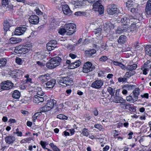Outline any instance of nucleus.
Returning <instances> with one entry per match:
<instances>
[{
  "mask_svg": "<svg viewBox=\"0 0 151 151\" xmlns=\"http://www.w3.org/2000/svg\"><path fill=\"white\" fill-rule=\"evenodd\" d=\"M126 6L128 8H130L132 7H135L137 5L136 4H132L130 1H128L126 3Z\"/></svg>",
  "mask_w": 151,
  "mask_h": 151,
  "instance_id": "39",
  "label": "nucleus"
},
{
  "mask_svg": "<svg viewBox=\"0 0 151 151\" xmlns=\"http://www.w3.org/2000/svg\"><path fill=\"white\" fill-rule=\"evenodd\" d=\"M57 42L55 40H51L47 44V49L49 51L54 50L56 47Z\"/></svg>",
  "mask_w": 151,
  "mask_h": 151,
  "instance_id": "13",
  "label": "nucleus"
},
{
  "mask_svg": "<svg viewBox=\"0 0 151 151\" xmlns=\"http://www.w3.org/2000/svg\"><path fill=\"white\" fill-rule=\"evenodd\" d=\"M81 64V62L79 60L76 61L75 62H73L69 65L68 68L69 69H72L79 66Z\"/></svg>",
  "mask_w": 151,
  "mask_h": 151,
  "instance_id": "21",
  "label": "nucleus"
},
{
  "mask_svg": "<svg viewBox=\"0 0 151 151\" xmlns=\"http://www.w3.org/2000/svg\"><path fill=\"white\" fill-rule=\"evenodd\" d=\"M103 84V82L102 80H97L92 83L91 87L94 88L99 89L101 88Z\"/></svg>",
  "mask_w": 151,
  "mask_h": 151,
  "instance_id": "12",
  "label": "nucleus"
},
{
  "mask_svg": "<svg viewBox=\"0 0 151 151\" xmlns=\"http://www.w3.org/2000/svg\"><path fill=\"white\" fill-rule=\"evenodd\" d=\"M109 146L106 145L105 147H104L103 149V151H107V150L109 149Z\"/></svg>",
  "mask_w": 151,
  "mask_h": 151,
  "instance_id": "64",
  "label": "nucleus"
},
{
  "mask_svg": "<svg viewBox=\"0 0 151 151\" xmlns=\"http://www.w3.org/2000/svg\"><path fill=\"white\" fill-rule=\"evenodd\" d=\"M128 28V26H125V27H123L122 28H118L116 31V33L117 34H120L123 32H126Z\"/></svg>",
  "mask_w": 151,
  "mask_h": 151,
  "instance_id": "26",
  "label": "nucleus"
},
{
  "mask_svg": "<svg viewBox=\"0 0 151 151\" xmlns=\"http://www.w3.org/2000/svg\"><path fill=\"white\" fill-rule=\"evenodd\" d=\"M94 127L98 129L100 131H103L104 130V129L103 128L101 124H95L94 125Z\"/></svg>",
  "mask_w": 151,
  "mask_h": 151,
  "instance_id": "40",
  "label": "nucleus"
},
{
  "mask_svg": "<svg viewBox=\"0 0 151 151\" xmlns=\"http://www.w3.org/2000/svg\"><path fill=\"white\" fill-rule=\"evenodd\" d=\"M85 13V12H81L78 11L77 12H76L74 14L76 16H80L81 15H84V14Z\"/></svg>",
  "mask_w": 151,
  "mask_h": 151,
  "instance_id": "55",
  "label": "nucleus"
},
{
  "mask_svg": "<svg viewBox=\"0 0 151 151\" xmlns=\"http://www.w3.org/2000/svg\"><path fill=\"white\" fill-rule=\"evenodd\" d=\"M15 140V137L13 136H8L6 137L5 138L6 142L9 144L13 143Z\"/></svg>",
  "mask_w": 151,
  "mask_h": 151,
  "instance_id": "24",
  "label": "nucleus"
},
{
  "mask_svg": "<svg viewBox=\"0 0 151 151\" xmlns=\"http://www.w3.org/2000/svg\"><path fill=\"white\" fill-rule=\"evenodd\" d=\"M37 95H35L33 99V101L34 103L38 104L40 102H42L44 101L43 96L44 93L43 91L37 92Z\"/></svg>",
  "mask_w": 151,
  "mask_h": 151,
  "instance_id": "7",
  "label": "nucleus"
},
{
  "mask_svg": "<svg viewBox=\"0 0 151 151\" xmlns=\"http://www.w3.org/2000/svg\"><path fill=\"white\" fill-rule=\"evenodd\" d=\"M21 94L20 92L17 90L13 91L12 94V97L14 99H19L20 96Z\"/></svg>",
  "mask_w": 151,
  "mask_h": 151,
  "instance_id": "30",
  "label": "nucleus"
},
{
  "mask_svg": "<svg viewBox=\"0 0 151 151\" xmlns=\"http://www.w3.org/2000/svg\"><path fill=\"white\" fill-rule=\"evenodd\" d=\"M127 80V78L125 77H120L118 79V81L119 82H125Z\"/></svg>",
  "mask_w": 151,
  "mask_h": 151,
  "instance_id": "52",
  "label": "nucleus"
},
{
  "mask_svg": "<svg viewBox=\"0 0 151 151\" xmlns=\"http://www.w3.org/2000/svg\"><path fill=\"white\" fill-rule=\"evenodd\" d=\"M30 23L33 24H37L39 22V17L36 15L31 16L29 18Z\"/></svg>",
  "mask_w": 151,
  "mask_h": 151,
  "instance_id": "18",
  "label": "nucleus"
},
{
  "mask_svg": "<svg viewBox=\"0 0 151 151\" xmlns=\"http://www.w3.org/2000/svg\"><path fill=\"white\" fill-rule=\"evenodd\" d=\"M142 69L143 70V74L145 75H146L147 74V71H149L148 69L147 68H142Z\"/></svg>",
  "mask_w": 151,
  "mask_h": 151,
  "instance_id": "60",
  "label": "nucleus"
},
{
  "mask_svg": "<svg viewBox=\"0 0 151 151\" xmlns=\"http://www.w3.org/2000/svg\"><path fill=\"white\" fill-rule=\"evenodd\" d=\"M121 104V105L123 106V108H124L125 109H126L127 107H129L130 105L129 104L125 102H122Z\"/></svg>",
  "mask_w": 151,
  "mask_h": 151,
  "instance_id": "49",
  "label": "nucleus"
},
{
  "mask_svg": "<svg viewBox=\"0 0 151 151\" xmlns=\"http://www.w3.org/2000/svg\"><path fill=\"white\" fill-rule=\"evenodd\" d=\"M35 11L36 13L38 15H42V12L39 9V8H37L35 9Z\"/></svg>",
  "mask_w": 151,
  "mask_h": 151,
  "instance_id": "51",
  "label": "nucleus"
},
{
  "mask_svg": "<svg viewBox=\"0 0 151 151\" xmlns=\"http://www.w3.org/2000/svg\"><path fill=\"white\" fill-rule=\"evenodd\" d=\"M125 87L127 88L128 89H130L134 87V85H133L128 84L125 85Z\"/></svg>",
  "mask_w": 151,
  "mask_h": 151,
  "instance_id": "59",
  "label": "nucleus"
},
{
  "mask_svg": "<svg viewBox=\"0 0 151 151\" xmlns=\"http://www.w3.org/2000/svg\"><path fill=\"white\" fill-rule=\"evenodd\" d=\"M41 56V55L40 54L38 55L37 54H36L34 55V58L35 60H38V59L40 58V57Z\"/></svg>",
  "mask_w": 151,
  "mask_h": 151,
  "instance_id": "58",
  "label": "nucleus"
},
{
  "mask_svg": "<svg viewBox=\"0 0 151 151\" xmlns=\"http://www.w3.org/2000/svg\"><path fill=\"white\" fill-rule=\"evenodd\" d=\"M137 29L136 24L135 23L132 24L130 27V31L133 33L136 31Z\"/></svg>",
  "mask_w": 151,
  "mask_h": 151,
  "instance_id": "33",
  "label": "nucleus"
},
{
  "mask_svg": "<svg viewBox=\"0 0 151 151\" xmlns=\"http://www.w3.org/2000/svg\"><path fill=\"white\" fill-rule=\"evenodd\" d=\"M39 80L42 83L45 82L50 78V77L49 75L45 74L41 75L39 77Z\"/></svg>",
  "mask_w": 151,
  "mask_h": 151,
  "instance_id": "22",
  "label": "nucleus"
},
{
  "mask_svg": "<svg viewBox=\"0 0 151 151\" xmlns=\"http://www.w3.org/2000/svg\"><path fill=\"white\" fill-rule=\"evenodd\" d=\"M107 90L108 92L111 95V97L113 96L115 91L114 89H113L111 87H109L107 88Z\"/></svg>",
  "mask_w": 151,
  "mask_h": 151,
  "instance_id": "34",
  "label": "nucleus"
},
{
  "mask_svg": "<svg viewBox=\"0 0 151 151\" xmlns=\"http://www.w3.org/2000/svg\"><path fill=\"white\" fill-rule=\"evenodd\" d=\"M87 52L86 53L88 55V56H91L96 53V51L95 50L92 49L89 50L87 51Z\"/></svg>",
  "mask_w": 151,
  "mask_h": 151,
  "instance_id": "36",
  "label": "nucleus"
},
{
  "mask_svg": "<svg viewBox=\"0 0 151 151\" xmlns=\"http://www.w3.org/2000/svg\"><path fill=\"white\" fill-rule=\"evenodd\" d=\"M13 86V84L12 82L7 81L2 82L1 84V88L4 90H9Z\"/></svg>",
  "mask_w": 151,
  "mask_h": 151,
  "instance_id": "9",
  "label": "nucleus"
},
{
  "mask_svg": "<svg viewBox=\"0 0 151 151\" xmlns=\"http://www.w3.org/2000/svg\"><path fill=\"white\" fill-rule=\"evenodd\" d=\"M145 12L148 15H151V0H149L147 2Z\"/></svg>",
  "mask_w": 151,
  "mask_h": 151,
  "instance_id": "20",
  "label": "nucleus"
},
{
  "mask_svg": "<svg viewBox=\"0 0 151 151\" xmlns=\"http://www.w3.org/2000/svg\"><path fill=\"white\" fill-rule=\"evenodd\" d=\"M99 1L95 2L93 5V8L95 9L100 14H102L104 12V9L103 6L99 3Z\"/></svg>",
  "mask_w": 151,
  "mask_h": 151,
  "instance_id": "10",
  "label": "nucleus"
},
{
  "mask_svg": "<svg viewBox=\"0 0 151 151\" xmlns=\"http://www.w3.org/2000/svg\"><path fill=\"white\" fill-rule=\"evenodd\" d=\"M104 29L107 33L110 32V30L114 28V25L110 23H106L104 24Z\"/></svg>",
  "mask_w": 151,
  "mask_h": 151,
  "instance_id": "17",
  "label": "nucleus"
},
{
  "mask_svg": "<svg viewBox=\"0 0 151 151\" xmlns=\"http://www.w3.org/2000/svg\"><path fill=\"white\" fill-rule=\"evenodd\" d=\"M41 112V111H40L39 112H37L35 113L32 117V120L33 122H35V120L37 119V118L38 116L40 114Z\"/></svg>",
  "mask_w": 151,
  "mask_h": 151,
  "instance_id": "43",
  "label": "nucleus"
},
{
  "mask_svg": "<svg viewBox=\"0 0 151 151\" xmlns=\"http://www.w3.org/2000/svg\"><path fill=\"white\" fill-rule=\"evenodd\" d=\"M118 10L116 5L114 4H111L109 9H108V12L110 15H113L116 13Z\"/></svg>",
  "mask_w": 151,
  "mask_h": 151,
  "instance_id": "15",
  "label": "nucleus"
},
{
  "mask_svg": "<svg viewBox=\"0 0 151 151\" xmlns=\"http://www.w3.org/2000/svg\"><path fill=\"white\" fill-rule=\"evenodd\" d=\"M121 22L124 27L125 26L129 25L130 23V16L127 15L122 17L121 19Z\"/></svg>",
  "mask_w": 151,
  "mask_h": 151,
  "instance_id": "16",
  "label": "nucleus"
},
{
  "mask_svg": "<svg viewBox=\"0 0 151 151\" xmlns=\"http://www.w3.org/2000/svg\"><path fill=\"white\" fill-rule=\"evenodd\" d=\"M95 69V67L92 65V63L90 62H87L84 63L83 68L84 73H87L92 71Z\"/></svg>",
  "mask_w": 151,
  "mask_h": 151,
  "instance_id": "8",
  "label": "nucleus"
},
{
  "mask_svg": "<svg viewBox=\"0 0 151 151\" xmlns=\"http://www.w3.org/2000/svg\"><path fill=\"white\" fill-rule=\"evenodd\" d=\"M55 83V80L52 79L47 82L45 83V84L46 86V87L49 88H52L53 87Z\"/></svg>",
  "mask_w": 151,
  "mask_h": 151,
  "instance_id": "23",
  "label": "nucleus"
},
{
  "mask_svg": "<svg viewBox=\"0 0 151 151\" xmlns=\"http://www.w3.org/2000/svg\"><path fill=\"white\" fill-rule=\"evenodd\" d=\"M108 58L107 57L105 56H103L101 57L99 59V61L101 62H105L106 61Z\"/></svg>",
  "mask_w": 151,
  "mask_h": 151,
  "instance_id": "46",
  "label": "nucleus"
},
{
  "mask_svg": "<svg viewBox=\"0 0 151 151\" xmlns=\"http://www.w3.org/2000/svg\"><path fill=\"white\" fill-rule=\"evenodd\" d=\"M37 64L39 66H40L41 67L43 66L44 65V64L42 62L39 61H37L36 62Z\"/></svg>",
  "mask_w": 151,
  "mask_h": 151,
  "instance_id": "63",
  "label": "nucleus"
},
{
  "mask_svg": "<svg viewBox=\"0 0 151 151\" xmlns=\"http://www.w3.org/2000/svg\"><path fill=\"white\" fill-rule=\"evenodd\" d=\"M6 6V9L7 11H11L13 9V6L11 3L7 4Z\"/></svg>",
  "mask_w": 151,
  "mask_h": 151,
  "instance_id": "38",
  "label": "nucleus"
},
{
  "mask_svg": "<svg viewBox=\"0 0 151 151\" xmlns=\"http://www.w3.org/2000/svg\"><path fill=\"white\" fill-rule=\"evenodd\" d=\"M57 118L60 119H67V117L63 114H60L57 115Z\"/></svg>",
  "mask_w": 151,
  "mask_h": 151,
  "instance_id": "45",
  "label": "nucleus"
},
{
  "mask_svg": "<svg viewBox=\"0 0 151 151\" xmlns=\"http://www.w3.org/2000/svg\"><path fill=\"white\" fill-rule=\"evenodd\" d=\"M62 8L63 11L65 14L70 16L72 14V11L67 5H62Z\"/></svg>",
  "mask_w": 151,
  "mask_h": 151,
  "instance_id": "19",
  "label": "nucleus"
},
{
  "mask_svg": "<svg viewBox=\"0 0 151 151\" xmlns=\"http://www.w3.org/2000/svg\"><path fill=\"white\" fill-rule=\"evenodd\" d=\"M13 72L14 73H12V75L14 74L13 76L16 77H22L24 74L23 72L19 70H17L16 71H14Z\"/></svg>",
  "mask_w": 151,
  "mask_h": 151,
  "instance_id": "29",
  "label": "nucleus"
},
{
  "mask_svg": "<svg viewBox=\"0 0 151 151\" xmlns=\"http://www.w3.org/2000/svg\"><path fill=\"white\" fill-rule=\"evenodd\" d=\"M102 31V29L101 28H98L96 29H94L93 32L95 34H100L101 33Z\"/></svg>",
  "mask_w": 151,
  "mask_h": 151,
  "instance_id": "50",
  "label": "nucleus"
},
{
  "mask_svg": "<svg viewBox=\"0 0 151 151\" xmlns=\"http://www.w3.org/2000/svg\"><path fill=\"white\" fill-rule=\"evenodd\" d=\"M57 82L62 86H65L64 84L66 86H69L70 84H73L72 80L68 77H64L60 78L59 79L57 80Z\"/></svg>",
  "mask_w": 151,
  "mask_h": 151,
  "instance_id": "6",
  "label": "nucleus"
},
{
  "mask_svg": "<svg viewBox=\"0 0 151 151\" xmlns=\"http://www.w3.org/2000/svg\"><path fill=\"white\" fill-rule=\"evenodd\" d=\"M22 60L21 59L19 58H17L16 59V62L19 64H21L22 63Z\"/></svg>",
  "mask_w": 151,
  "mask_h": 151,
  "instance_id": "56",
  "label": "nucleus"
},
{
  "mask_svg": "<svg viewBox=\"0 0 151 151\" xmlns=\"http://www.w3.org/2000/svg\"><path fill=\"white\" fill-rule=\"evenodd\" d=\"M69 56L72 59H74L77 57V56L73 54L70 53L69 55Z\"/></svg>",
  "mask_w": 151,
  "mask_h": 151,
  "instance_id": "62",
  "label": "nucleus"
},
{
  "mask_svg": "<svg viewBox=\"0 0 151 151\" xmlns=\"http://www.w3.org/2000/svg\"><path fill=\"white\" fill-rule=\"evenodd\" d=\"M82 133L84 136L87 137L89 134L88 129L86 128H83L82 130Z\"/></svg>",
  "mask_w": 151,
  "mask_h": 151,
  "instance_id": "42",
  "label": "nucleus"
},
{
  "mask_svg": "<svg viewBox=\"0 0 151 151\" xmlns=\"http://www.w3.org/2000/svg\"><path fill=\"white\" fill-rule=\"evenodd\" d=\"M118 66L120 67L122 70H125L127 68V67H126L121 62H120Z\"/></svg>",
  "mask_w": 151,
  "mask_h": 151,
  "instance_id": "54",
  "label": "nucleus"
},
{
  "mask_svg": "<svg viewBox=\"0 0 151 151\" xmlns=\"http://www.w3.org/2000/svg\"><path fill=\"white\" fill-rule=\"evenodd\" d=\"M9 0H2V4L3 6H6L7 5V4L9 3V2H8Z\"/></svg>",
  "mask_w": 151,
  "mask_h": 151,
  "instance_id": "57",
  "label": "nucleus"
},
{
  "mask_svg": "<svg viewBox=\"0 0 151 151\" xmlns=\"http://www.w3.org/2000/svg\"><path fill=\"white\" fill-rule=\"evenodd\" d=\"M107 90L106 88H104L102 91V96L104 97H106L108 94H107Z\"/></svg>",
  "mask_w": 151,
  "mask_h": 151,
  "instance_id": "44",
  "label": "nucleus"
},
{
  "mask_svg": "<svg viewBox=\"0 0 151 151\" xmlns=\"http://www.w3.org/2000/svg\"><path fill=\"white\" fill-rule=\"evenodd\" d=\"M137 5L136 6H135V8H134V7H132V8H131V12L132 13H136L137 12L138 10V9L137 8Z\"/></svg>",
  "mask_w": 151,
  "mask_h": 151,
  "instance_id": "48",
  "label": "nucleus"
},
{
  "mask_svg": "<svg viewBox=\"0 0 151 151\" xmlns=\"http://www.w3.org/2000/svg\"><path fill=\"white\" fill-rule=\"evenodd\" d=\"M56 101L53 99L48 100L46 105L41 109V111L45 112L50 110L56 106Z\"/></svg>",
  "mask_w": 151,
  "mask_h": 151,
  "instance_id": "4",
  "label": "nucleus"
},
{
  "mask_svg": "<svg viewBox=\"0 0 151 151\" xmlns=\"http://www.w3.org/2000/svg\"><path fill=\"white\" fill-rule=\"evenodd\" d=\"M135 73H136L135 71H128L126 73L125 76H126L127 78H129V77L135 74Z\"/></svg>",
  "mask_w": 151,
  "mask_h": 151,
  "instance_id": "35",
  "label": "nucleus"
},
{
  "mask_svg": "<svg viewBox=\"0 0 151 151\" xmlns=\"http://www.w3.org/2000/svg\"><path fill=\"white\" fill-rule=\"evenodd\" d=\"M22 39L15 37H12L9 39L10 42L11 44H15L20 42Z\"/></svg>",
  "mask_w": 151,
  "mask_h": 151,
  "instance_id": "28",
  "label": "nucleus"
},
{
  "mask_svg": "<svg viewBox=\"0 0 151 151\" xmlns=\"http://www.w3.org/2000/svg\"><path fill=\"white\" fill-rule=\"evenodd\" d=\"M140 89L138 88H137L134 90L132 93L129 95L127 96V101L130 103H134L137 101L138 99V96L139 95Z\"/></svg>",
  "mask_w": 151,
  "mask_h": 151,
  "instance_id": "3",
  "label": "nucleus"
},
{
  "mask_svg": "<svg viewBox=\"0 0 151 151\" xmlns=\"http://www.w3.org/2000/svg\"><path fill=\"white\" fill-rule=\"evenodd\" d=\"M27 29L24 26L19 27L16 28L15 31V34L17 35H20L24 34Z\"/></svg>",
  "mask_w": 151,
  "mask_h": 151,
  "instance_id": "14",
  "label": "nucleus"
},
{
  "mask_svg": "<svg viewBox=\"0 0 151 151\" xmlns=\"http://www.w3.org/2000/svg\"><path fill=\"white\" fill-rule=\"evenodd\" d=\"M126 41V37L124 35H121L119 39H118V43L121 45L123 44Z\"/></svg>",
  "mask_w": 151,
  "mask_h": 151,
  "instance_id": "27",
  "label": "nucleus"
},
{
  "mask_svg": "<svg viewBox=\"0 0 151 151\" xmlns=\"http://www.w3.org/2000/svg\"><path fill=\"white\" fill-rule=\"evenodd\" d=\"M6 63V59L5 58H4L0 59V66H4Z\"/></svg>",
  "mask_w": 151,
  "mask_h": 151,
  "instance_id": "41",
  "label": "nucleus"
},
{
  "mask_svg": "<svg viewBox=\"0 0 151 151\" xmlns=\"http://www.w3.org/2000/svg\"><path fill=\"white\" fill-rule=\"evenodd\" d=\"M64 27L67 31V35H72L76 31V25L73 23L66 24Z\"/></svg>",
  "mask_w": 151,
  "mask_h": 151,
  "instance_id": "5",
  "label": "nucleus"
},
{
  "mask_svg": "<svg viewBox=\"0 0 151 151\" xmlns=\"http://www.w3.org/2000/svg\"><path fill=\"white\" fill-rule=\"evenodd\" d=\"M137 67V65L134 64L132 65H128L127 66L126 69L127 70L132 71L134 70Z\"/></svg>",
  "mask_w": 151,
  "mask_h": 151,
  "instance_id": "31",
  "label": "nucleus"
},
{
  "mask_svg": "<svg viewBox=\"0 0 151 151\" xmlns=\"http://www.w3.org/2000/svg\"><path fill=\"white\" fill-rule=\"evenodd\" d=\"M61 60V58L58 56L52 58L49 62L46 63V67L50 69L55 68L60 64Z\"/></svg>",
  "mask_w": 151,
  "mask_h": 151,
  "instance_id": "1",
  "label": "nucleus"
},
{
  "mask_svg": "<svg viewBox=\"0 0 151 151\" xmlns=\"http://www.w3.org/2000/svg\"><path fill=\"white\" fill-rule=\"evenodd\" d=\"M32 139V137H29L22 139L20 141V142L21 144L26 143L28 142L31 141Z\"/></svg>",
  "mask_w": 151,
  "mask_h": 151,
  "instance_id": "37",
  "label": "nucleus"
},
{
  "mask_svg": "<svg viewBox=\"0 0 151 151\" xmlns=\"http://www.w3.org/2000/svg\"><path fill=\"white\" fill-rule=\"evenodd\" d=\"M14 134H17V136L18 137H22V133L21 132L19 131L17 133H14Z\"/></svg>",
  "mask_w": 151,
  "mask_h": 151,
  "instance_id": "61",
  "label": "nucleus"
},
{
  "mask_svg": "<svg viewBox=\"0 0 151 151\" xmlns=\"http://www.w3.org/2000/svg\"><path fill=\"white\" fill-rule=\"evenodd\" d=\"M32 49V45L31 44H27L24 46H16L14 52L19 54H25Z\"/></svg>",
  "mask_w": 151,
  "mask_h": 151,
  "instance_id": "2",
  "label": "nucleus"
},
{
  "mask_svg": "<svg viewBox=\"0 0 151 151\" xmlns=\"http://www.w3.org/2000/svg\"><path fill=\"white\" fill-rule=\"evenodd\" d=\"M12 24V20L9 19L4 20L3 23L4 30L5 32L7 31Z\"/></svg>",
  "mask_w": 151,
  "mask_h": 151,
  "instance_id": "11",
  "label": "nucleus"
},
{
  "mask_svg": "<svg viewBox=\"0 0 151 151\" xmlns=\"http://www.w3.org/2000/svg\"><path fill=\"white\" fill-rule=\"evenodd\" d=\"M130 22H133V23L136 22L138 21V20L136 18H134L132 16H130Z\"/></svg>",
  "mask_w": 151,
  "mask_h": 151,
  "instance_id": "53",
  "label": "nucleus"
},
{
  "mask_svg": "<svg viewBox=\"0 0 151 151\" xmlns=\"http://www.w3.org/2000/svg\"><path fill=\"white\" fill-rule=\"evenodd\" d=\"M58 32L60 35H63L65 34L67 35V31L66 30V29L64 28H61L58 29Z\"/></svg>",
  "mask_w": 151,
  "mask_h": 151,
  "instance_id": "32",
  "label": "nucleus"
},
{
  "mask_svg": "<svg viewBox=\"0 0 151 151\" xmlns=\"http://www.w3.org/2000/svg\"><path fill=\"white\" fill-rule=\"evenodd\" d=\"M40 144L42 146V147L44 150L45 149H47L46 147V145H47V143L46 142L43 141H41L40 142Z\"/></svg>",
  "mask_w": 151,
  "mask_h": 151,
  "instance_id": "47",
  "label": "nucleus"
},
{
  "mask_svg": "<svg viewBox=\"0 0 151 151\" xmlns=\"http://www.w3.org/2000/svg\"><path fill=\"white\" fill-rule=\"evenodd\" d=\"M113 101L115 102L121 103L122 102H125L126 101V100L124 99L121 97L117 96H116L114 97Z\"/></svg>",
  "mask_w": 151,
  "mask_h": 151,
  "instance_id": "25",
  "label": "nucleus"
}]
</instances>
